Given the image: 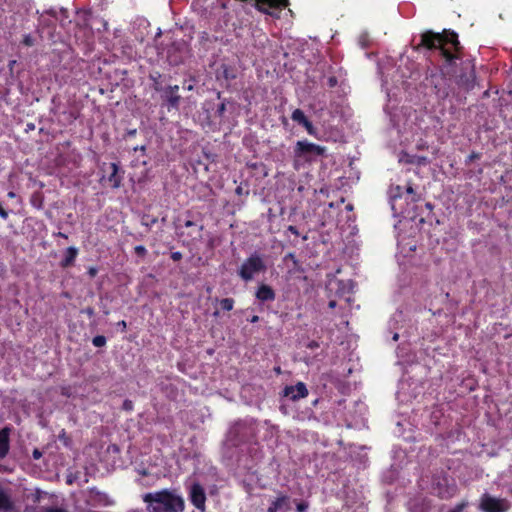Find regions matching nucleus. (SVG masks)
<instances>
[{
    "instance_id": "c756f323",
    "label": "nucleus",
    "mask_w": 512,
    "mask_h": 512,
    "mask_svg": "<svg viewBox=\"0 0 512 512\" xmlns=\"http://www.w3.org/2000/svg\"><path fill=\"white\" fill-rule=\"evenodd\" d=\"M335 305H336V302H335V301H330V302H329V307H330V308H334V307H335Z\"/></svg>"
},
{
    "instance_id": "b1692460",
    "label": "nucleus",
    "mask_w": 512,
    "mask_h": 512,
    "mask_svg": "<svg viewBox=\"0 0 512 512\" xmlns=\"http://www.w3.org/2000/svg\"><path fill=\"white\" fill-rule=\"evenodd\" d=\"M0 217L3 219H7V217H8L7 212L3 209V207L1 205H0Z\"/></svg>"
},
{
    "instance_id": "f704fd0d",
    "label": "nucleus",
    "mask_w": 512,
    "mask_h": 512,
    "mask_svg": "<svg viewBox=\"0 0 512 512\" xmlns=\"http://www.w3.org/2000/svg\"><path fill=\"white\" fill-rule=\"evenodd\" d=\"M289 229H290V231H292L293 233H296V230H295L292 226H290V227H289Z\"/></svg>"
},
{
    "instance_id": "dca6fc26",
    "label": "nucleus",
    "mask_w": 512,
    "mask_h": 512,
    "mask_svg": "<svg viewBox=\"0 0 512 512\" xmlns=\"http://www.w3.org/2000/svg\"><path fill=\"white\" fill-rule=\"evenodd\" d=\"M220 305L224 310L230 311L233 309L234 301L231 298H225L220 301Z\"/></svg>"
},
{
    "instance_id": "f257e3e1",
    "label": "nucleus",
    "mask_w": 512,
    "mask_h": 512,
    "mask_svg": "<svg viewBox=\"0 0 512 512\" xmlns=\"http://www.w3.org/2000/svg\"><path fill=\"white\" fill-rule=\"evenodd\" d=\"M150 512H182L184 499L175 492L161 490L148 493L143 498Z\"/></svg>"
},
{
    "instance_id": "bb28decb",
    "label": "nucleus",
    "mask_w": 512,
    "mask_h": 512,
    "mask_svg": "<svg viewBox=\"0 0 512 512\" xmlns=\"http://www.w3.org/2000/svg\"><path fill=\"white\" fill-rule=\"evenodd\" d=\"M33 457H34L35 459H39V458L41 457V452H40L39 450H37V449H36V450H34V451H33Z\"/></svg>"
},
{
    "instance_id": "39448f33",
    "label": "nucleus",
    "mask_w": 512,
    "mask_h": 512,
    "mask_svg": "<svg viewBox=\"0 0 512 512\" xmlns=\"http://www.w3.org/2000/svg\"><path fill=\"white\" fill-rule=\"evenodd\" d=\"M480 508L483 512H507L511 508V505L510 502L504 498L484 494L480 499Z\"/></svg>"
},
{
    "instance_id": "7ed1b4c3",
    "label": "nucleus",
    "mask_w": 512,
    "mask_h": 512,
    "mask_svg": "<svg viewBox=\"0 0 512 512\" xmlns=\"http://www.w3.org/2000/svg\"><path fill=\"white\" fill-rule=\"evenodd\" d=\"M325 148L308 141H298L295 146V168L301 161H312L316 156L322 155Z\"/></svg>"
},
{
    "instance_id": "4468645a",
    "label": "nucleus",
    "mask_w": 512,
    "mask_h": 512,
    "mask_svg": "<svg viewBox=\"0 0 512 512\" xmlns=\"http://www.w3.org/2000/svg\"><path fill=\"white\" fill-rule=\"evenodd\" d=\"M110 168H111V174L108 177V181L110 182V184L113 188H118L121 184V177L118 176L119 168H118L117 164H115V163H111Z\"/></svg>"
},
{
    "instance_id": "5701e85b",
    "label": "nucleus",
    "mask_w": 512,
    "mask_h": 512,
    "mask_svg": "<svg viewBox=\"0 0 512 512\" xmlns=\"http://www.w3.org/2000/svg\"><path fill=\"white\" fill-rule=\"evenodd\" d=\"M83 313L87 314L89 317H92L94 315V310L93 308L88 307L83 310Z\"/></svg>"
},
{
    "instance_id": "9b49d317",
    "label": "nucleus",
    "mask_w": 512,
    "mask_h": 512,
    "mask_svg": "<svg viewBox=\"0 0 512 512\" xmlns=\"http://www.w3.org/2000/svg\"><path fill=\"white\" fill-rule=\"evenodd\" d=\"M179 87L177 85L170 86L165 90V99L172 106L177 107L180 96L177 94Z\"/></svg>"
},
{
    "instance_id": "9d476101",
    "label": "nucleus",
    "mask_w": 512,
    "mask_h": 512,
    "mask_svg": "<svg viewBox=\"0 0 512 512\" xmlns=\"http://www.w3.org/2000/svg\"><path fill=\"white\" fill-rule=\"evenodd\" d=\"M13 509V501L10 494L3 488H0V511L8 512Z\"/></svg>"
},
{
    "instance_id": "1a4fd4ad",
    "label": "nucleus",
    "mask_w": 512,
    "mask_h": 512,
    "mask_svg": "<svg viewBox=\"0 0 512 512\" xmlns=\"http://www.w3.org/2000/svg\"><path fill=\"white\" fill-rule=\"evenodd\" d=\"M256 297L260 301H273L275 299V293L270 286L262 284L256 292Z\"/></svg>"
},
{
    "instance_id": "4be33fe9",
    "label": "nucleus",
    "mask_w": 512,
    "mask_h": 512,
    "mask_svg": "<svg viewBox=\"0 0 512 512\" xmlns=\"http://www.w3.org/2000/svg\"><path fill=\"white\" fill-rule=\"evenodd\" d=\"M307 507H308V506H307L305 503H299V504L297 505V510H298L299 512H305V511L307 510Z\"/></svg>"
},
{
    "instance_id": "ddd939ff",
    "label": "nucleus",
    "mask_w": 512,
    "mask_h": 512,
    "mask_svg": "<svg viewBox=\"0 0 512 512\" xmlns=\"http://www.w3.org/2000/svg\"><path fill=\"white\" fill-rule=\"evenodd\" d=\"M289 509L290 507L288 504V498L280 497L275 502H273L268 512H286Z\"/></svg>"
},
{
    "instance_id": "f3484780",
    "label": "nucleus",
    "mask_w": 512,
    "mask_h": 512,
    "mask_svg": "<svg viewBox=\"0 0 512 512\" xmlns=\"http://www.w3.org/2000/svg\"><path fill=\"white\" fill-rule=\"evenodd\" d=\"M93 345L96 347H102L106 344V338L104 336H96L93 338Z\"/></svg>"
},
{
    "instance_id": "aec40b11",
    "label": "nucleus",
    "mask_w": 512,
    "mask_h": 512,
    "mask_svg": "<svg viewBox=\"0 0 512 512\" xmlns=\"http://www.w3.org/2000/svg\"><path fill=\"white\" fill-rule=\"evenodd\" d=\"M68 253H69V257L66 260L67 263L72 261L75 258L77 250L75 248L71 247V248L68 249Z\"/></svg>"
},
{
    "instance_id": "4c0bfd02",
    "label": "nucleus",
    "mask_w": 512,
    "mask_h": 512,
    "mask_svg": "<svg viewBox=\"0 0 512 512\" xmlns=\"http://www.w3.org/2000/svg\"><path fill=\"white\" fill-rule=\"evenodd\" d=\"M130 512H138V511H130Z\"/></svg>"
},
{
    "instance_id": "a211bd4d",
    "label": "nucleus",
    "mask_w": 512,
    "mask_h": 512,
    "mask_svg": "<svg viewBox=\"0 0 512 512\" xmlns=\"http://www.w3.org/2000/svg\"><path fill=\"white\" fill-rule=\"evenodd\" d=\"M302 125L305 127L306 131L310 135H315L316 134L315 128L313 127L312 123L308 119Z\"/></svg>"
},
{
    "instance_id": "423d86ee",
    "label": "nucleus",
    "mask_w": 512,
    "mask_h": 512,
    "mask_svg": "<svg viewBox=\"0 0 512 512\" xmlns=\"http://www.w3.org/2000/svg\"><path fill=\"white\" fill-rule=\"evenodd\" d=\"M259 11L274 18L280 17V12L288 6V0H256Z\"/></svg>"
},
{
    "instance_id": "2f4dec72",
    "label": "nucleus",
    "mask_w": 512,
    "mask_h": 512,
    "mask_svg": "<svg viewBox=\"0 0 512 512\" xmlns=\"http://www.w3.org/2000/svg\"><path fill=\"white\" fill-rule=\"evenodd\" d=\"M412 192H413L412 188L411 187H407V193L411 194Z\"/></svg>"
},
{
    "instance_id": "e433bc0d",
    "label": "nucleus",
    "mask_w": 512,
    "mask_h": 512,
    "mask_svg": "<svg viewBox=\"0 0 512 512\" xmlns=\"http://www.w3.org/2000/svg\"><path fill=\"white\" fill-rule=\"evenodd\" d=\"M426 206L428 209H431V204L427 203Z\"/></svg>"
},
{
    "instance_id": "6e6552de",
    "label": "nucleus",
    "mask_w": 512,
    "mask_h": 512,
    "mask_svg": "<svg viewBox=\"0 0 512 512\" xmlns=\"http://www.w3.org/2000/svg\"><path fill=\"white\" fill-rule=\"evenodd\" d=\"M284 395L292 400L305 398L308 395V390L304 383L299 382L294 386H288L284 390Z\"/></svg>"
},
{
    "instance_id": "412c9836",
    "label": "nucleus",
    "mask_w": 512,
    "mask_h": 512,
    "mask_svg": "<svg viewBox=\"0 0 512 512\" xmlns=\"http://www.w3.org/2000/svg\"><path fill=\"white\" fill-rule=\"evenodd\" d=\"M44 512H68L66 509L61 507H49L44 510Z\"/></svg>"
},
{
    "instance_id": "f8f14e48",
    "label": "nucleus",
    "mask_w": 512,
    "mask_h": 512,
    "mask_svg": "<svg viewBox=\"0 0 512 512\" xmlns=\"http://www.w3.org/2000/svg\"><path fill=\"white\" fill-rule=\"evenodd\" d=\"M9 450V431L8 429H3L0 431V458H3L7 455Z\"/></svg>"
},
{
    "instance_id": "f03ea898",
    "label": "nucleus",
    "mask_w": 512,
    "mask_h": 512,
    "mask_svg": "<svg viewBox=\"0 0 512 512\" xmlns=\"http://www.w3.org/2000/svg\"><path fill=\"white\" fill-rule=\"evenodd\" d=\"M421 44L428 48H440L448 60H451L454 56L449 48H446V45H451L456 50L459 46L457 35L454 32H445L444 34L425 32L422 35Z\"/></svg>"
},
{
    "instance_id": "c85d7f7f",
    "label": "nucleus",
    "mask_w": 512,
    "mask_h": 512,
    "mask_svg": "<svg viewBox=\"0 0 512 512\" xmlns=\"http://www.w3.org/2000/svg\"><path fill=\"white\" fill-rule=\"evenodd\" d=\"M118 325H119L120 327H122V329H125V328H126V322H125V321H120V322L118 323Z\"/></svg>"
},
{
    "instance_id": "20e7f679",
    "label": "nucleus",
    "mask_w": 512,
    "mask_h": 512,
    "mask_svg": "<svg viewBox=\"0 0 512 512\" xmlns=\"http://www.w3.org/2000/svg\"><path fill=\"white\" fill-rule=\"evenodd\" d=\"M265 270L266 265L263 258L257 254H253L243 262L239 269V275L243 280L249 281L253 279L255 275Z\"/></svg>"
},
{
    "instance_id": "a878e982",
    "label": "nucleus",
    "mask_w": 512,
    "mask_h": 512,
    "mask_svg": "<svg viewBox=\"0 0 512 512\" xmlns=\"http://www.w3.org/2000/svg\"><path fill=\"white\" fill-rule=\"evenodd\" d=\"M136 252L139 253V254H144L145 253V248L143 246H137L135 248Z\"/></svg>"
},
{
    "instance_id": "6ab92c4d",
    "label": "nucleus",
    "mask_w": 512,
    "mask_h": 512,
    "mask_svg": "<svg viewBox=\"0 0 512 512\" xmlns=\"http://www.w3.org/2000/svg\"><path fill=\"white\" fill-rule=\"evenodd\" d=\"M302 125L305 127L306 131L310 135H315L316 134L315 128L313 127L312 123L308 119Z\"/></svg>"
},
{
    "instance_id": "cd10ccee",
    "label": "nucleus",
    "mask_w": 512,
    "mask_h": 512,
    "mask_svg": "<svg viewBox=\"0 0 512 512\" xmlns=\"http://www.w3.org/2000/svg\"><path fill=\"white\" fill-rule=\"evenodd\" d=\"M463 509V505H460L458 506L457 508H455L454 510L450 511V512H461Z\"/></svg>"
},
{
    "instance_id": "2eb2a0df",
    "label": "nucleus",
    "mask_w": 512,
    "mask_h": 512,
    "mask_svg": "<svg viewBox=\"0 0 512 512\" xmlns=\"http://www.w3.org/2000/svg\"><path fill=\"white\" fill-rule=\"evenodd\" d=\"M291 118L293 121L299 123V124H303L307 118L306 116L304 115L303 111H301L300 109H296L293 111L292 115H291Z\"/></svg>"
},
{
    "instance_id": "72a5a7b5",
    "label": "nucleus",
    "mask_w": 512,
    "mask_h": 512,
    "mask_svg": "<svg viewBox=\"0 0 512 512\" xmlns=\"http://www.w3.org/2000/svg\"><path fill=\"white\" fill-rule=\"evenodd\" d=\"M251 321H252V322H256V321H258V317H257V316H254V317L252 318V320H251Z\"/></svg>"
},
{
    "instance_id": "7c9ffc66",
    "label": "nucleus",
    "mask_w": 512,
    "mask_h": 512,
    "mask_svg": "<svg viewBox=\"0 0 512 512\" xmlns=\"http://www.w3.org/2000/svg\"><path fill=\"white\" fill-rule=\"evenodd\" d=\"M15 196H16V195H15V193H14V192H9V193H8V197H10V198H14Z\"/></svg>"
},
{
    "instance_id": "473e14b6",
    "label": "nucleus",
    "mask_w": 512,
    "mask_h": 512,
    "mask_svg": "<svg viewBox=\"0 0 512 512\" xmlns=\"http://www.w3.org/2000/svg\"><path fill=\"white\" fill-rule=\"evenodd\" d=\"M224 109H225V106H224V104H222V105H221V107L219 108V111H220V112H223V111H224Z\"/></svg>"
},
{
    "instance_id": "393cba45",
    "label": "nucleus",
    "mask_w": 512,
    "mask_h": 512,
    "mask_svg": "<svg viewBox=\"0 0 512 512\" xmlns=\"http://www.w3.org/2000/svg\"><path fill=\"white\" fill-rule=\"evenodd\" d=\"M24 43L28 46H31L33 44L32 39L30 36H26L24 39Z\"/></svg>"
},
{
    "instance_id": "0eeeda50",
    "label": "nucleus",
    "mask_w": 512,
    "mask_h": 512,
    "mask_svg": "<svg viewBox=\"0 0 512 512\" xmlns=\"http://www.w3.org/2000/svg\"><path fill=\"white\" fill-rule=\"evenodd\" d=\"M189 496L193 505L203 511L206 501L204 489L199 484H193L190 488Z\"/></svg>"
},
{
    "instance_id": "c9c22d12",
    "label": "nucleus",
    "mask_w": 512,
    "mask_h": 512,
    "mask_svg": "<svg viewBox=\"0 0 512 512\" xmlns=\"http://www.w3.org/2000/svg\"><path fill=\"white\" fill-rule=\"evenodd\" d=\"M393 339L396 341V340L398 339V334H395V335L393 336Z\"/></svg>"
}]
</instances>
